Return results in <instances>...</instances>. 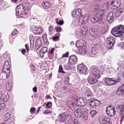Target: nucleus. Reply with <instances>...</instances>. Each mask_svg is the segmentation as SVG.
<instances>
[{
  "instance_id": "1",
  "label": "nucleus",
  "mask_w": 124,
  "mask_h": 124,
  "mask_svg": "<svg viewBox=\"0 0 124 124\" xmlns=\"http://www.w3.org/2000/svg\"><path fill=\"white\" fill-rule=\"evenodd\" d=\"M81 10L80 9L74 10L72 13V15L73 17H80L79 18L78 23L79 25H82L87 22V21L89 18V16H80L81 15Z\"/></svg>"
},
{
  "instance_id": "2",
  "label": "nucleus",
  "mask_w": 124,
  "mask_h": 124,
  "mask_svg": "<svg viewBox=\"0 0 124 124\" xmlns=\"http://www.w3.org/2000/svg\"><path fill=\"white\" fill-rule=\"evenodd\" d=\"M124 32V26L121 25L114 28L111 31L112 34L116 37L120 36Z\"/></svg>"
},
{
  "instance_id": "3",
  "label": "nucleus",
  "mask_w": 124,
  "mask_h": 124,
  "mask_svg": "<svg viewBox=\"0 0 124 124\" xmlns=\"http://www.w3.org/2000/svg\"><path fill=\"white\" fill-rule=\"evenodd\" d=\"M107 31V29L103 27L99 31L91 29L89 31V33L91 36L96 37L100 35H102L105 34Z\"/></svg>"
},
{
  "instance_id": "4",
  "label": "nucleus",
  "mask_w": 124,
  "mask_h": 124,
  "mask_svg": "<svg viewBox=\"0 0 124 124\" xmlns=\"http://www.w3.org/2000/svg\"><path fill=\"white\" fill-rule=\"evenodd\" d=\"M103 11H99L98 13L95 16H92L91 20L92 23H94L101 20L103 18Z\"/></svg>"
},
{
  "instance_id": "5",
  "label": "nucleus",
  "mask_w": 124,
  "mask_h": 124,
  "mask_svg": "<svg viewBox=\"0 0 124 124\" xmlns=\"http://www.w3.org/2000/svg\"><path fill=\"white\" fill-rule=\"evenodd\" d=\"M9 68V62L8 61H7L5 62L3 66L2 70V72L4 73L7 78L9 76L10 73Z\"/></svg>"
},
{
  "instance_id": "6",
  "label": "nucleus",
  "mask_w": 124,
  "mask_h": 124,
  "mask_svg": "<svg viewBox=\"0 0 124 124\" xmlns=\"http://www.w3.org/2000/svg\"><path fill=\"white\" fill-rule=\"evenodd\" d=\"M78 71L80 74L86 75L88 73L87 68L83 64H80L77 66Z\"/></svg>"
},
{
  "instance_id": "7",
  "label": "nucleus",
  "mask_w": 124,
  "mask_h": 124,
  "mask_svg": "<svg viewBox=\"0 0 124 124\" xmlns=\"http://www.w3.org/2000/svg\"><path fill=\"white\" fill-rule=\"evenodd\" d=\"M115 43V38L113 37L107 38L106 40V46L108 49L111 48Z\"/></svg>"
},
{
  "instance_id": "8",
  "label": "nucleus",
  "mask_w": 124,
  "mask_h": 124,
  "mask_svg": "<svg viewBox=\"0 0 124 124\" xmlns=\"http://www.w3.org/2000/svg\"><path fill=\"white\" fill-rule=\"evenodd\" d=\"M120 80V79L119 77L114 80H113L112 78L110 79L109 78H106L105 80V82L107 84L110 85L116 84Z\"/></svg>"
},
{
  "instance_id": "9",
  "label": "nucleus",
  "mask_w": 124,
  "mask_h": 124,
  "mask_svg": "<svg viewBox=\"0 0 124 124\" xmlns=\"http://www.w3.org/2000/svg\"><path fill=\"white\" fill-rule=\"evenodd\" d=\"M94 66H93L90 68V69L92 70L91 74L95 78H99L100 77L99 70L97 68H94Z\"/></svg>"
},
{
  "instance_id": "10",
  "label": "nucleus",
  "mask_w": 124,
  "mask_h": 124,
  "mask_svg": "<svg viewBox=\"0 0 124 124\" xmlns=\"http://www.w3.org/2000/svg\"><path fill=\"white\" fill-rule=\"evenodd\" d=\"M69 115V114L68 112H65L59 115L58 117L59 122L61 123L64 122Z\"/></svg>"
},
{
  "instance_id": "11",
  "label": "nucleus",
  "mask_w": 124,
  "mask_h": 124,
  "mask_svg": "<svg viewBox=\"0 0 124 124\" xmlns=\"http://www.w3.org/2000/svg\"><path fill=\"white\" fill-rule=\"evenodd\" d=\"M77 61V57L75 55H72L70 56L68 64L70 65H75L76 64Z\"/></svg>"
},
{
  "instance_id": "12",
  "label": "nucleus",
  "mask_w": 124,
  "mask_h": 124,
  "mask_svg": "<svg viewBox=\"0 0 124 124\" xmlns=\"http://www.w3.org/2000/svg\"><path fill=\"white\" fill-rule=\"evenodd\" d=\"M77 105L79 106H83L86 104V100L85 98H80L77 99L76 102Z\"/></svg>"
},
{
  "instance_id": "13",
  "label": "nucleus",
  "mask_w": 124,
  "mask_h": 124,
  "mask_svg": "<svg viewBox=\"0 0 124 124\" xmlns=\"http://www.w3.org/2000/svg\"><path fill=\"white\" fill-rule=\"evenodd\" d=\"M111 106H110L109 107V109L108 107L106 108V112L108 115L109 116H114L116 113V111L114 108H110Z\"/></svg>"
},
{
  "instance_id": "14",
  "label": "nucleus",
  "mask_w": 124,
  "mask_h": 124,
  "mask_svg": "<svg viewBox=\"0 0 124 124\" xmlns=\"http://www.w3.org/2000/svg\"><path fill=\"white\" fill-rule=\"evenodd\" d=\"M84 109L83 108H79L76 109L74 112L75 116L78 118L81 116L84 113Z\"/></svg>"
},
{
  "instance_id": "15",
  "label": "nucleus",
  "mask_w": 124,
  "mask_h": 124,
  "mask_svg": "<svg viewBox=\"0 0 124 124\" xmlns=\"http://www.w3.org/2000/svg\"><path fill=\"white\" fill-rule=\"evenodd\" d=\"M119 0H113L111 2V5L112 6L111 9L113 10L116 9L120 5Z\"/></svg>"
},
{
  "instance_id": "16",
  "label": "nucleus",
  "mask_w": 124,
  "mask_h": 124,
  "mask_svg": "<svg viewBox=\"0 0 124 124\" xmlns=\"http://www.w3.org/2000/svg\"><path fill=\"white\" fill-rule=\"evenodd\" d=\"M31 29L34 33L36 34H40L43 32V29L40 27H37L35 26H33Z\"/></svg>"
},
{
  "instance_id": "17",
  "label": "nucleus",
  "mask_w": 124,
  "mask_h": 124,
  "mask_svg": "<svg viewBox=\"0 0 124 124\" xmlns=\"http://www.w3.org/2000/svg\"><path fill=\"white\" fill-rule=\"evenodd\" d=\"M23 5L22 4H21L17 6L16 7V16L18 17V16L19 17V14L20 12H23L25 11Z\"/></svg>"
},
{
  "instance_id": "18",
  "label": "nucleus",
  "mask_w": 124,
  "mask_h": 124,
  "mask_svg": "<svg viewBox=\"0 0 124 124\" xmlns=\"http://www.w3.org/2000/svg\"><path fill=\"white\" fill-rule=\"evenodd\" d=\"M90 106L92 107L95 108L97 105H100V102L93 99L90 100L89 102Z\"/></svg>"
},
{
  "instance_id": "19",
  "label": "nucleus",
  "mask_w": 124,
  "mask_h": 124,
  "mask_svg": "<svg viewBox=\"0 0 124 124\" xmlns=\"http://www.w3.org/2000/svg\"><path fill=\"white\" fill-rule=\"evenodd\" d=\"M99 47V45L96 44L94 45L91 49V54L94 55L97 54L98 51Z\"/></svg>"
},
{
  "instance_id": "20",
  "label": "nucleus",
  "mask_w": 124,
  "mask_h": 124,
  "mask_svg": "<svg viewBox=\"0 0 124 124\" xmlns=\"http://www.w3.org/2000/svg\"><path fill=\"white\" fill-rule=\"evenodd\" d=\"M116 94L121 96H124V84L118 88Z\"/></svg>"
},
{
  "instance_id": "21",
  "label": "nucleus",
  "mask_w": 124,
  "mask_h": 124,
  "mask_svg": "<svg viewBox=\"0 0 124 124\" xmlns=\"http://www.w3.org/2000/svg\"><path fill=\"white\" fill-rule=\"evenodd\" d=\"M86 45V43L83 40L80 39L78 40L76 43V46L79 47H85L84 45Z\"/></svg>"
},
{
  "instance_id": "22",
  "label": "nucleus",
  "mask_w": 124,
  "mask_h": 124,
  "mask_svg": "<svg viewBox=\"0 0 124 124\" xmlns=\"http://www.w3.org/2000/svg\"><path fill=\"white\" fill-rule=\"evenodd\" d=\"M87 11L89 12H93L95 10L94 5L92 3H90L86 6Z\"/></svg>"
},
{
  "instance_id": "23",
  "label": "nucleus",
  "mask_w": 124,
  "mask_h": 124,
  "mask_svg": "<svg viewBox=\"0 0 124 124\" xmlns=\"http://www.w3.org/2000/svg\"><path fill=\"white\" fill-rule=\"evenodd\" d=\"M88 31L87 28L86 26L82 27L81 29L80 32V35L83 37H84L87 34Z\"/></svg>"
},
{
  "instance_id": "24",
  "label": "nucleus",
  "mask_w": 124,
  "mask_h": 124,
  "mask_svg": "<svg viewBox=\"0 0 124 124\" xmlns=\"http://www.w3.org/2000/svg\"><path fill=\"white\" fill-rule=\"evenodd\" d=\"M123 106L122 105H120L119 106V108H122L120 111V115L121 116L120 123L121 124L124 118V108H122Z\"/></svg>"
},
{
  "instance_id": "25",
  "label": "nucleus",
  "mask_w": 124,
  "mask_h": 124,
  "mask_svg": "<svg viewBox=\"0 0 124 124\" xmlns=\"http://www.w3.org/2000/svg\"><path fill=\"white\" fill-rule=\"evenodd\" d=\"M84 88H85L83 87L82 88L83 92H84L85 96L88 97L89 98L91 97L92 95V93L90 90L88 89H86L87 88H86L85 90L83 91V89Z\"/></svg>"
},
{
  "instance_id": "26",
  "label": "nucleus",
  "mask_w": 124,
  "mask_h": 124,
  "mask_svg": "<svg viewBox=\"0 0 124 124\" xmlns=\"http://www.w3.org/2000/svg\"><path fill=\"white\" fill-rule=\"evenodd\" d=\"M108 2L107 1L104 2L102 6V8L103 9H101L99 11H103V16H104V13L108 9Z\"/></svg>"
},
{
  "instance_id": "27",
  "label": "nucleus",
  "mask_w": 124,
  "mask_h": 124,
  "mask_svg": "<svg viewBox=\"0 0 124 124\" xmlns=\"http://www.w3.org/2000/svg\"><path fill=\"white\" fill-rule=\"evenodd\" d=\"M107 19L109 23H112L114 21V17L113 16V13L110 12L109 14L107 17Z\"/></svg>"
},
{
  "instance_id": "28",
  "label": "nucleus",
  "mask_w": 124,
  "mask_h": 124,
  "mask_svg": "<svg viewBox=\"0 0 124 124\" xmlns=\"http://www.w3.org/2000/svg\"><path fill=\"white\" fill-rule=\"evenodd\" d=\"M41 40L39 38H38L35 44V48L37 49H38L41 45Z\"/></svg>"
},
{
  "instance_id": "29",
  "label": "nucleus",
  "mask_w": 124,
  "mask_h": 124,
  "mask_svg": "<svg viewBox=\"0 0 124 124\" xmlns=\"http://www.w3.org/2000/svg\"><path fill=\"white\" fill-rule=\"evenodd\" d=\"M87 52L85 47H80L78 49V52L81 55L85 54Z\"/></svg>"
},
{
  "instance_id": "30",
  "label": "nucleus",
  "mask_w": 124,
  "mask_h": 124,
  "mask_svg": "<svg viewBox=\"0 0 124 124\" xmlns=\"http://www.w3.org/2000/svg\"><path fill=\"white\" fill-rule=\"evenodd\" d=\"M10 114L9 113L7 112L5 114V115L3 116L2 118V120L4 122H6L10 118Z\"/></svg>"
},
{
  "instance_id": "31",
  "label": "nucleus",
  "mask_w": 124,
  "mask_h": 124,
  "mask_svg": "<svg viewBox=\"0 0 124 124\" xmlns=\"http://www.w3.org/2000/svg\"><path fill=\"white\" fill-rule=\"evenodd\" d=\"M13 84L11 81H9L6 85V89L8 91H10L13 86Z\"/></svg>"
},
{
  "instance_id": "32",
  "label": "nucleus",
  "mask_w": 124,
  "mask_h": 124,
  "mask_svg": "<svg viewBox=\"0 0 124 124\" xmlns=\"http://www.w3.org/2000/svg\"><path fill=\"white\" fill-rule=\"evenodd\" d=\"M43 7L45 9H47L50 8L51 6V4L50 2H45L42 3Z\"/></svg>"
},
{
  "instance_id": "33",
  "label": "nucleus",
  "mask_w": 124,
  "mask_h": 124,
  "mask_svg": "<svg viewBox=\"0 0 124 124\" xmlns=\"http://www.w3.org/2000/svg\"><path fill=\"white\" fill-rule=\"evenodd\" d=\"M47 51V48L46 47H43L39 51L40 56L42 57H43V54Z\"/></svg>"
},
{
  "instance_id": "34",
  "label": "nucleus",
  "mask_w": 124,
  "mask_h": 124,
  "mask_svg": "<svg viewBox=\"0 0 124 124\" xmlns=\"http://www.w3.org/2000/svg\"><path fill=\"white\" fill-rule=\"evenodd\" d=\"M97 80L94 78H88V81L89 83L91 84H94L97 81Z\"/></svg>"
},
{
  "instance_id": "35",
  "label": "nucleus",
  "mask_w": 124,
  "mask_h": 124,
  "mask_svg": "<svg viewBox=\"0 0 124 124\" xmlns=\"http://www.w3.org/2000/svg\"><path fill=\"white\" fill-rule=\"evenodd\" d=\"M9 98V95L8 93H6L4 94V96H3L2 101L6 102L8 101Z\"/></svg>"
},
{
  "instance_id": "36",
  "label": "nucleus",
  "mask_w": 124,
  "mask_h": 124,
  "mask_svg": "<svg viewBox=\"0 0 124 124\" xmlns=\"http://www.w3.org/2000/svg\"><path fill=\"white\" fill-rule=\"evenodd\" d=\"M123 11V9L122 8H119L118 9L115 13V16H118L120 14L122 13Z\"/></svg>"
},
{
  "instance_id": "37",
  "label": "nucleus",
  "mask_w": 124,
  "mask_h": 124,
  "mask_svg": "<svg viewBox=\"0 0 124 124\" xmlns=\"http://www.w3.org/2000/svg\"><path fill=\"white\" fill-rule=\"evenodd\" d=\"M55 48H52L51 49L49 50V52L48 53V54L49 58L50 59H52V56L51 55V54L53 55V53L54 52Z\"/></svg>"
},
{
  "instance_id": "38",
  "label": "nucleus",
  "mask_w": 124,
  "mask_h": 124,
  "mask_svg": "<svg viewBox=\"0 0 124 124\" xmlns=\"http://www.w3.org/2000/svg\"><path fill=\"white\" fill-rule=\"evenodd\" d=\"M76 105H77L76 103V104L75 103L71 102L69 103V108H70L72 110L75 109L76 107Z\"/></svg>"
},
{
  "instance_id": "39",
  "label": "nucleus",
  "mask_w": 124,
  "mask_h": 124,
  "mask_svg": "<svg viewBox=\"0 0 124 124\" xmlns=\"http://www.w3.org/2000/svg\"><path fill=\"white\" fill-rule=\"evenodd\" d=\"M23 7H24V9L25 10H28L30 9V7L29 4L28 3L26 2H23L22 4Z\"/></svg>"
},
{
  "instance_id": "40",
  "label": "nucleus",
  "mask_w": 124,
  "mask_h": 124,
  "mask_svg": "<svg viewBox=\"0 0 124 124\" xmlns=\"http://www.w3.org/2000/svg\"><path fill=\"white\" fill-rule=\"evenodd\" d=\"M47 37V36L46 34H43L42 36V38L44 41V42H45V43L47 45L48 44V42L46 39Z\"/></svg>"
},
{
  "instance_id": "41",
  "label": "nucleus",
  "mask_w": 124,
  "mask_h": 124,
  "mask_svg": "<svg viewBox=\"0 0 124 124\" xmlns=\"http://www.w3.org/2000/svg\"><path fill=\"white\" fill-rule=\"evenodd\" d=\"M78 25L77 21L76 20H74L73 21L71 24V26L74 27H76Z\"/></svg>"
},
{
  "instance_id": "42",
  "label": "nucleus",
  "mask_w": 124,
  "mask_h": 124,
  "mask_svg": "<svg viewBox=\"0 0 124 124\" xmlns=\"http://www.w3.org/2000/svg\"><path fill=\"white\" fill-rule=\"evenodd\" d=\"M5 104L4 103L0 104V112L3 110L5 107Z\"/></svg>"
},
{
  "instance_id": "43",
  "label": "nucleus",
  "mask_w": 124,
  "mask_h": 124,
  "mask_svg": "<svg viewBox=\"0 0 124 124\" xmlns=\"http://www.w3.org/2000/svg\"><path fill=\"white\" fill-rule=\"evenodd\" d=\"M58 19H56V23L58 25H61L63 24V21L62 20H59V21H57Z\"/></svg>"
},
{
  "instance_id": "44",
  "label": "nucleus",
  "mask_w": 124,
  "mask_h": 124,
  "mask_svg": "<svg viewBox=\"0 0 124 124\" xmlns=\"http://www.w3.org/2000/svg\"><path fill=\"white\" fill-rule=\"evenodd\" d=\"M63 69L62 68V66L61 65H60L59 66V70H58V72H62V73H66V72H64V71H63Z\"/></svg>"
},
{
  "instance_id": "45",
  "label": "nucleus",
  "mask_w": 124,
  "mask_h": 124,
  "mask_svg": "<svg viewBox=\"0 0 124 124\" xmlns=\"http://www.w3.org/2000/svg\"><path fill=\"white\" fill-rule=\"evenodd\" d=\"M90 113L91 115L92 116V117H93L97 113V112L95 110H92L90 111Z\"/></svg>"
},
{
  "instance_id": "46",
  "label": "nucleus",
  "mask_w": 124,
  "mask_h": 124,
  "mask_svg": "<svg viewBox=\"0 0 124 124\" xmlns=\"http://www.w3.org/2000/svg\"><path fill=\"white\" fill-rule=\"evenodd\" d=\"M55 29L56 31L57 32H59L62 30L61 28L59 26H57L56 27Z\"/></svg>"
},
{
  "instance_id": "47",
  "label": "nucleus",
  "mask_w": 124,
  "mask_h": 124,
  "mask_svg": "<svg viewBox=\"0 0 124 124\" xmlns=\"http://www.w3.org/2000/svg\"><path fill=\"white\" fill-rule=\"evenodd\" d=\"M18 32V31L16 29H15L11 33V34L12 36H14Z\"/></svg>"
},
{
  "instance_id": "48",
  "label": "nucleus",
  "mask_w": 124,
  "mask_h": 124,
  "mask_svg": "<svg viewBox=\"0 0 124 124\" xmlns=\"http://www.w3.org/2000/svg\"><path fill=\"white\" fill-rule=\"evenodd\" d=\"M46 106L47 108H50L52 106V103L51 102H48L46 104Z\"/></svg>"
},
{
  "instance_id": "49",
  "label": "nucleus",
  "mask_w": 124,
  "mask_h": 124,
  "mask_svg": "<svg viewBox=\"0 0 124 124\" xmlns=\"http://www.w3.org/2000/svg\"><path fill=\"white\" fill-rule=\"evenodd\" d=\"M124 61L123 60H122L121 59L119 60L117 62L118 65L121 66L123 64Z\"/></svg>"
},
{
  "instance_id": "50",
  "label": "nucleus",
  "mask_w": 124,
  "mask_h": 124,
  "mask_svg": "<svg viewBox=\"0 0 124 124\" xmlns=\"http://www.w3.org/2000/svg\"><path fill=\"white\" fill-rule=\"evenodd\" d=\"M35 109L34 107L31 108L30 109V112L32 114H34L35 113Z\"/></svg>"
},
{
  "instance_id": "51",
  "label": "nucleus",
  "mask_w": 124,
  "mask_h": 124,
  "mask_svg": "<svg viewBox=\"0 0 124 124\" xmlns=\"http://www.w3.org/2000/svg\"><path fill=\"white\" fill-rule=\"evenodd\" d=\"M53 30V26L50 25L49 27V31L50 32H52Z\"/></svg>"
},
{
  "instance_id": "52",
  "label": "nucleus",
  "mask_w": 124,
  "mask_h": 124,
  "mask_svg": "<svg viewBox=\"0 0 124 124\" xmlns=\"http://www.w3.org/2000/svg\"><path fill=\"white\" fill-rule=\"evenodd\" d=\"M73 122L74 124H79V122L77 119H74L73 121Z\"/></svg>"
},
{
  "instance_id": "53",
  "label": "nucleus",
  "mask_w": 124,
  "mask_h": 124,
  "mask_svg": "<svg viewBox=\"0 0 124 124\" xmlns=\"http://www.w3.org/2000/svg\"><path fill=\"white\" fill-rule=\"evenodd\" d=\"M3 94L2 92L0 91V101H2L3 97Z\"/></svg>"
},
{
  "instance_id": "54",
  "label": "nucleus",
  "mask_w": 124,
  "mask_h": 124,
  "mask_svg": "<svg viewBox=\"0 0 124 124\" xmlns=\"http://www.w3.org/2000/svg\"><path fill=\"white\" fill-rule=\"evenodd\" d=\"M51 111H50V110H45L44 111V113L45 114H46L47 113H51Z\"/></svg>"
},
{
  "instance_id": "55",
  "label": "nucleus",
  "mask_w": 124,
  "mask_h": 124,
  "mask_svg": "<svg viewBox=\"0 0 124 124\" xmlns=\"http://www.w3.org/2000/svg\"><path fill=\"white\" fill-rule=\"evenodd\" d=\"M52 39L54 41H55L58 39V36L54 37L52 38Z\"/></svg>"
},
{
  "instance_id": "56",
  "label": "nucleus",
  "mask_w": 124,
  "mask_h": 124,
  "mask_svg": "<svg viewBox=\"0 0 124 124\" xmlns=\"http://www.w3.org/2000/svg\"><path fill=\"white\" fill-rule=\"evenodd\" d=\"M69 53L68 52H67L65 54H63L62 55V57H67L69 55Z\"/></svg>"
},
{
  "instance_id": "57",
  "label": "nucleus",
  "mask_w": 124,
  "mask_h": 124,
  "mask_svg": "<svg viewBox=\"0 0 124 124\" xmlns=\"http://www.w3.org/2000/svg\"><path fill=\"white\" fill-rule=\"evenodd\" d=\"M66 79H65V83L66 84H68L69 83V78H66Z\"/></svg>"
},
{
  "instance_id": "58",
  "label": "nucleus",
  "mask_w": 124,
  "mask_h": 124,
  "mask_svg": "<svg viewBox=\"0 0 124 124\" xmlns=\"http://www.w3.org/2000/svg\"><path fill=\"white\" fill-rule=\"evenodd\" d=\"M37 88L35 86L33 88V91L34 92H37Z\"/></svg>"
},
{
  "instance_id": "59",
  "label": "nucleus",
  "mask_w": 124,
  "mask_h": 124,
  "mask_svg": "<svg viewBox=\"0 0 124 124\" xmlns=\"http://www.w3.org/2000/svg\"><path fill=\"white\" fill-rule=\"evenodd\" d=\"M64 67L65 69H70V67L67 65H64Z\"/></svg>"
},
{
  "instance_id": "60",
  "label": "nucleus",
  "mask_w": 124,
  "mask_h": 124,
  "mask_svg": "<svg viewBox=\"0 0 124 124\" xmlns=\"http://www.w3.org/2000/svg\"><path fill=\"white\" fill-rule=\"evenodd\" d=\"M21 51L22 53V54L24 55L25 54V53L26 52V50L25 49H22L21 50Z\"/></svg>"
},
{
  "instance_id": "61",
  "label": "nucleus",
  "mask_w": 124,
  "mask_h": 124,
  "mask_svg": "<svg viewBox=\"0 0 124 124\" xmlns=\"http://www.w3.org/2000/svg\"><path fill=\"white\" fill-rule=\"evenodd\" d=\"M25 47L26 48V49L27 52H28L29 51L28 47V46L27 45V44L25 45Z\"/></svg>"
},
{
  "instance_id": "62",
  "label": "nucleus",
  "mask_w": 124,
  "mask_h": 124,
  "mask_svg": "<svg viewBox=\"0 0 124 124\" xmlns=\"http://www.w3.org/2000/svg\"><path fill=\"white\" fill-rule=\"evenodd\" d=\"M18 0H11L12 2L13 3H16L17 1Z\"/></svg>"
},
{
  "instance_id": "63",
  "label": "nucleus",
  "mask_w": 124,
  "mask_h": 124,
  "mask_svg": "<svg viewBox=\"0 0 124 124\" xmlns=\"http://www.w3.org/2000/svg\"><path fill=\"white\" fill-rule=\"evenodd\" d=\"M41 108V107H39L38 108V109L37 110V111L36 112V113H38L40 109V108Z\"/></svg>"
},
{
  "instance_id": "64",
  "label": "nucleus",
  "mask_w": 124,
  "mask_h": 124,
  "mask_svg": "<svg viewBox=\"0 0 124 124\" xmlns=\"http://www.w3.org/2000/svg\"><path fill=\"white\" fill-rule=\"evenodd\" d=\"M121 46L122 48L124 49V42L122 43Z\"/></svg>"
}]
</instances>
